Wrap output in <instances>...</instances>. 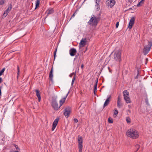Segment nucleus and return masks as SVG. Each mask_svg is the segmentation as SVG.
<instances>
[{
	"label": "nucleus",
	"instance_id": "f257e3e1",
	"mask_svg": "<svg viewBox=\"0 0 152 152\" xmlns=\"http://www.w3.org/2000/svg\"><path fill=\"white\" fill-rule=\"evenodd\" d=\"M126 135L128 137L133 139H136L139 137V134L137 131L133 129H130L127 131Z\"/></svg>",
	"mask_w": 152,
	"mask_h": 152
},
{
	"label": "nucleus",
	"instance_id": "f03ea898",
	"mask_svg": "<svg viewBox=\"0 0 152 152\" xmlns=\"http://www.w3.org/2000/svg\"><path fill=\"white\" fill-rule=\"evenodd\" d=\"M88 23L91 26L96 27L98 23V19L94 15H92Z\"/></svg>",
	"mask_w": 152,
	"mask_h": 152
},
{
	"label": "nucleus",
	"instance_id": "7ed1b4c3",
	"mask_svg": "<svg viewBox=\"0 0 152 152\" xmlns=\"http://www.w3.org/2000/svg\"><path fill=\"white\" fill-rule=\"evenodd\" d=\"M124 99L127 103L131 102V100L129 98V92L127 90H125L123 92Z\"/></svg>",
	"mask_w": 152,
	"mask_h": 152
},
{
	"label": "nucleus",
	"instance_id": "20e7f679",
	"mask_svg": "<svg viewBox=\"0 0 152 152\" xmlns=\"http://www.w3.org/2000/svg\"><path fill=\"white\" fill-rule=\"evenodd\" d=\"M121 54V51L120 50H116L115 51L114 55V58L115 60L118 61H120Z\"/></svg>",
	"mask_w": 152,
	"mask_h": 152
},
{
	"label": "nucleus",
	"instance_id": "39448f33",
	"mask_svg": "<svg viewBox=\"0 0 152 152\" xmlns=\"http://www.w3.org/2000/svg\"><path fill=\"white\" fill-rule=\"evenodd\" d=\"M115 0H107L106 4L108 8H112L115 4Z\"/></svg>",
	"mask_w": 152,
	"mask_h": 152
},
{
	"label": "nucleus",
	"instance_id": "423d86ee",
	"mask_svg": "<svg viewBox=\"0 0 152 152\" xmlns=\"http://www.w3.org/2000/svg\"><path fill=\"white\" fill-rule=\"evenodd\" d=\"M152 46V41L149 42L148 44L144 47L143 50L145 54L148 53L150 50L151 46Z\"/></svg>",
	"mask_w": 152,
	"mask_h": 152
},
{
	"label": "nucleus",
	"instance_id": "0eeeda50",
	"mask_svg": "<svg viewBox=\"0 0 152 152\" xmlns=\"http://www.w3.org/2000/svg\"><path fill=\"white\" fill-rule=\"evenodd\" d=\"M52 105L54 109L56 110H58L61 107L58 106V104L56 101H53L52 102Z\"/></svg>",
	"mask_w": 152,
	"mask_h": 152
},
{
	"label": "nucleus",
	"instance_id": "6e6552de",
	"mask_svg": "<svg viewBox=\"0 0 152 152\" xmlns=\"http://www.w3.org/2000/svg\"><path fill=\"white\" fill-rule=\"evenodd\" d=\"M135 20V18L134 17H132L130 19L128 26V28L129 29H131L132 28V26L134 24Z\"/></svg>",
	"mask_w": 152,
	"mask_h": 152
},
{
	"label": "nucleus",
	"instance_id": "1a4fd4ad",
	"mask_svg": "<svg viewBox=\"0 0 152 152\" xmlns=\"http://www.w3.org/2000/svg\"><path fill=\"white\" fill-rule=\"evenodd\" d=\"M64 114L66 118L68 117L71 112V110L70 108H66L64 109Z\"/></svg>",
	"mask_w": 152,
	"mask_h": 152
},
{
	"label": "nucleus",
	"instance_id": "9d476101",
	"mask_svg": "<svg viewBox=\"0 0 152 152\" xmlns=\"http://www.w3.org/2000/svg\"><path fill=\"white\" fill-rule=\"evenodd\" d=\"M59 119V118H57L54 121L52 125V131H53L55 129L58 121Z\"/></svg>",
	"mask_w": 152,
	"mask_h": 152
},
{
	"label": "nucleus",
	"instance_id": "9b49d317",
	"mask_svg": "<svg viewBox=\"0 0 152 152\" xmlns=\"http://www.w3.org/2000/svg\"><path fill=\"white\" fill-rule=\"evenodd\" d=\"M70 55L72 56L75 55L77 53V50L76 49L73 48L70 49L69 50Z\"/></svg>",
	"mask_w": 152,
	"mask_h": 152
},
{
	"label": "nucleus",
	"instance_id": "f8f14e48",
	"mask_svg": "<svg viewBox=\"0 0 152 152\" xmlns=\"http://www.w3.org/2000/svg\"><path fill=\"white\" fill-rule=\"evenodd\" d=\"M70 91H69L68 93L65 96H64L63 99H61L59 102H60V107H61L63 103L64 102L66 99V98L68 96L69 94V93Z\"/></svg>",
	"mask_w": 152,
	"mask_h": 152
},
{
	"label": "nucleus",
	"instance_id": "ddd939ff",
	"mask_svg": "<svg viewBox=\"0 0 152 152\" xmlns=\"http://www.w3.org/2000/svg\"><path fill=\"white\" fill-rule=\"evenodd\" d=\"M53 67H52L51 70L50 72L49 75V78L50 80L52 83H53Z\"/></svg>",
	"mask_w": 152,
	"mask_h": 152
},
{
	"label": "nucleus",
	"instance_id": "4468645a",
	"mask_svg": "<svg viewBox=\"0 0 152 152\" xmlns=\"http://www.w3.org/2000/svg\"><path fill=\"white\" fill-rule=\"evenodd\" d=\"M111 98V96L110 95L108 96V97L107 98V99L105 101V102L103 107H104L106 106H107L108 104H109L110 102V99Z\"/></svg>",
	"mask_w": 152,
	"mask_h": 152
},
{
	"label": "nucleus",
	"instance_id": "2eb2a0df",
	"mask_svg": "<svg viewBox=\"0 0 152 152\" xmlns=\"http://www.w3.org/2000/svg\"><path fill=\"white\" fill-rule=\"evenodd\" d=\"M122 105V104L121 102V98L120 96H119L118 97L117 106L118 108H120Z\"/></svg>",
	"mask_w": 152,
	"mask_h": 152
},
{
	"label": "nucleus",
	"instance_id": "dca6fc26",
	"mask_svg": "<svg viewBox=\"0 0 152 152\" xmlns=\"http://www.w3.org/2000/svg\"><path fill=\"white\" fill-rule=\"evenodd\" d=\"M86 38H82L81 40L80 44L81 46H84L86 45Z\"/></svg>",
	"mask_w": 152,
	"mask_h": 152
},
{
	"label": "nucleus",
	"instance_id": "f3484780",
	"mask_svg": "<svg viewBox=\"0 0 152 152\" xmlns=\"http://www.w3.org/2000/svg\"><path fill=\"white\" fill-rule=\"evenodd\" d=\"M36 95L37 97L38 98V102H40L41 100V97L39 91L38 90H37L36 91Z\"/></svg>",
	"mask_w": 152,
	"mask_h": 152
},
{
	"label": "nucleus",
	"instance_id": "a211bd4d",
	"mask_svg": "<svg viewBox=\"0 0 152 152\" xmlns=\"http://www.w3.org/2000/svg\"><path fill=\"white\" fill-rule=\"evenodd\" d=\"M77 140L78 144H83V140L82 138L81 137L78 136Z\"/></svg>",
	"mask_w": 152,
	"mask_h": 152
},
{
	"label": "nucleus",
	"instance_id": "6ab92c4d",
	"mask_svg": "<svg viewBox=\"0 0 152 152\" xmlns=\"http://www.w3.org/2000/svg\"><path fill=\"white\" fill-rule=\"evenodd\" d=\"M54 12V10L53 8H50L49 9L46 11L48 14L53 13Z\"/></svg>",
	"mask_w": 152,
	"mask_h": 152
},
{
	"label": "nucleus",
	"instance_id": "aec40b11",
	"mask_svg": "<svg viewBox=\"0 0 152 152\" xmlns=\"http://www.w3.org/2000/svg\"><path fill=\"white\" fill-rule=\"evenodd\" d=\"M79 152H82L83 144H79L78 145Z\"/></svg>",
	"mask_w": 152,
	"mask_h": 152
},
{
	"label": "nucleus",
	"instance_id": "412c9836",
	"mask_svg": "<svg viewBox=\"0 0 152 152\" xmlns=\"http://www.w3.org/2000/svg\"><path fill=\"white\" fill-rule=\"evenodd\" d=\"M98 83V79L95 80V83L94 86V91H96L97 89V85Z\"/></svg>",
	"mask_w": 152,
	"mask_h": 152
},
{
	"label": "nucleus",
	"instance_id": "4be33fe9",
	"mask_svg": "<svg viewBox=\"0 0 152 152\" xmlns=\"http://www.w3.org/2000/svg\"><path fill=\"white\" fill-rule=\"evenodd\" d=\"M145 0H141L139 3L137 4V7H140L141 6L142 4L144 3Z\"/></svg>",
	"mask_w": 152,
	"mask_h": 152
},
{
	"label": "nucleus",
	"instance_id": "5701e85b",
	"mask_svg": "<svg viewBox=\"0 0 152 152\" xmlns=\"http://www.w3.org/2000/svg\"><path fill=\"white\" fill-rule=\"evenodd\" d=\"M95 7L97 11H98L99 10L100 7L99 4H96L95 5Z\"/></svg>",
	"mask_w": 152,
	"mask_h": 152
},
{
	"label": "nucleus",
	"instance_id": "b1692460",
	"mask_svg": "<svg viewBox=\"0 0 152 152\" xmlns=\"http://www.w3.org/2000/svg\"><path fill=\"white\" fill-rule=\"evenodd\" d=\"M12 8V5L10 4L6 10L9 12L11 10Z\"/></svg>",
	"mask_w": 152,
	"mask_h": 152
},
{
	"label": "nucleus",
	"instance_id": "393cba45",
	"mask_svg": "<svg viewBox=\"0 0 152 152\" xmlns=\"http://www.w3.org/2000/svg\"><path fill=\"white\" fill-rule=\"evenodd\" d=\"M40 1L39 0H37L36 2V8H37L39 5Z\"/></svg>",
	"mask_w": 152,
	"mask_h": 152
},
{
	"label": "nucleus",
	"instance_id": "a878e982",
	"mask_svg": "<svg viewBox=\"0 0 152 152\" xmlns=\"http://www.w3.org/2000/svg\"><path fill=\"white\" fill-rule=\"evenodd\" d=\"M76 70L75 72H73L72 73H71L69 75V77H72L73 75H74V77H76Z\"/></svg>",
	"mask_w": 152,
	"mask_h": 152
},
{
	"label": "nucleus",
	"instance_id": "bb28decb",
	"mask_svg": "<svg viewBox=\"0 0 152 152\" xmlns=\"http://www.w3.org/2000/svg\"><path fill=\"white\" fill-rule=\"evenodd\" d=\"M118 113V111L116 109H115L114 112V115L117 116Z\"/></svg>",
	"mask_w": 152,
	"mask_h": 152
},
{
	"label": "nucleus",
	"instance_id": "cd10ccee",
	"mask_svg": "<svg viewBox=\"0 0 152 152\" xmlns=\"http://www.w3.org/2000/svg\"><path fill=\"white\" fill-rule=\"evenodd\" d=\"M9 12H7V11H6V10H5L4 12V13L3 14V15L5 17H6V16H7V15H8V13Z\"/></svg>",
	"mask_w": 152,
	"mask_h": 152
},
{
	"label": "nucleus",
	"instance_id": "c85d7f7f",
	"mask_svg": "<svg viewBox=\"0 0 152 152\" xmlns=\"http://www.w3.org/2000/svg\"><path fill=\"white\" fill-rule=\"evenodd\" d=\"M108 121L109 123H111V124L113 122V119L110 117H109L108 118Z\"/></svg>",
	"mask_w": 152,
	"mask_h": 152
},
{
	"label": "nucleus",
	"instance_id": "c756f323",
	"mask_svg": "<svg viewBox=\"0 0 152 152\" xmlns=\"http://www.w3.org/2000/svg\"><path fill=\"white\" fill-rule=\"evenodd\" d=\"M5 69V68H4L1 70V71H0V75L1 76L3 74Z\"/></svg>",
	"mask_w": 152,
	"mask_h": 152
},
{
	"label": "nucleus",
	"instance_id": "7c9ffc66",
	"mask_svg": "<svg viewBox=\"0 0 152 152\" xmlns=\"http://www.w3.org/2000/svg\"><path fill=\"white\" fill-rule=\"evenodd\" d=\"M17 75H18L17 76V77H18V75H19V72H20V69H19V67L18 66L17 67Z\"/></svg>",
	"mask_w": 152,
	"mask_h": 152
},
{
	"label": "nucleus",
	"instance_id": "2f4dec72",
	"mask_svg": "<svg viewBox=\"0 0 152 152\" xmlns=\"http://www.w3.org/2000/svg\"><path fill=\"white\" fill-rule=\"evenodd\" d=\"M135 148H137V151L140 148V146L138 144L136 145H135Z\"/></svg>",
	"mask_w": 152,
	"mask_h": 152
},
{
	"label": "nucleus",
	"instance_id": "473e14b6",
	"mask_svg": "<svg viewBox=\"0 0 152 152\" xmlns=\"http://www.w3.org/2000/svg\"><path fill=\"white\" fill-rule=\"evenodd\" d=\"M96 4H99L100 0H95Z\"/></svg>",
	"mask_w": 152,
	"mask_h": 152
},
{
	"label": "nucleus",
	"instance_id": "72a5a7b5",
	"mask_svg": "<svg viewBox=\"0 0 152 152\" xmlns=\"http://www.w3.org/2000/svg\"><path fill=\"white\" fill-rule=\"evenodd\" d=\"M75 77H73V79H72V83H71V85H73V83H74V81L75 79Z\"/></svg>",
	"mask_w": 152,
	"mask_h": 152
},
{
	"label": "nucleus",
	"instance_id": "f704fd0d",
	"mask_svg": "<svg viewBox=\"0 0 152 152\" xmlns=\"http://www.w3.org/2000/svg\"><path fill=\"white\" fill-rule=\"evenodd\" d=\"M57 48H56V49L55 50V51H54V59L55 58V57H56V52H57Z\"/></svg>",
	"mask_w": 152,
	"mask_h": 152
},
{
	"label": "nucleus",
	"instance_id": "c9c22d12",
	"mask_svg": "<svg viewBox=\"0 0 152 152\" xmlns=\"http://www.w3.org/2000/svg\"><path fill=\"white\" fill-rule=\"evenodd\" d=\"M5 0H1L0 1V4L2 5L4 3Z\"/></svg>",
	"mask_w": 152,
	"mask_h": 152
},
{
	"label": "nucleus",
	"instance_id": "e433bc0d",
	"mask_svg": "<svg viewBox=\"0 0 152 152\" xmlns=\"http://www.w3.org/2000/svg\"><path fill=\"white\" fill-rule=\"evenodd\" d=\"M126 121L127 123H129L130 122V119L129 118H126Z\"/></svg>",
	"mask_w": 152,
	"mask_h": 152
},
{
	"label": "nucleus",
	"instance_id": "4c0bfd02",
	"mask_svg": "<svg viewBox=\"0 0 152 152\" xmlns=\"http://www.w3.org/2000/svg\"><path fill=\"white\" fill-rule=\"evenodd\" d=\"M14 146L16 148L17 150H20L19 148H18V147L17 145L14 144Z\"/></svg>",
	"mask_w": 152,
	"mask_h": 152
},
{
	"label": "nucleus",
	"instance_id": "58836bf2",
	"mask_svg": "<svg viewBox=\"0 0 152 152\" xmlns=\"http://www.w3.org/2000/svg\"><path fill=\"white\" fill-rule=\"evenodd\" d=\"M74 122L76 123H77L78 122V120L76 118H74Z\"/></svg>",
	"mask_w": 152,
	"mask_h": 152
},
{
	"label": "nucleus",
	"instance_id": "ea45409f",
	"mask_svg": "<svg viewBox=\"0 0 152 152\" xmlns=\"http://www.w3.org/2000/svg\"><path fill=\"white\" fill-rule=\"evenodd\" d=\"M119 22H118L116 23V28H117L118 27V26H119Z\"/></svg>",
	"mask_w": 152,
	"mask_h": 152
},
{
	"label": "nucleus",
	"instance_id": "a19ab883",
	"mask_svg": "<svg viewBox=\"0 0 152 152\" xmlns=\"http://www.w3.org/2000/svg\"><path fill=\"white\" fill-rule=\"evenodd\" d=\"M78 55H79V54L78 53L77 55H76L75 56V58H74V61H75V60H76V59L77 58V56H78Z\"/></svg>",
	"mask_w": 152,
	"mask_h": 152
},
{
	"label": "nucleus",
	"instance_id": "79ce46f5",
	"mask_svg": "<svg viewBox=\"0 0 152 152\" xmlns=\"http://www.w3.org/2000/svg\"><path fill=\"white\" fill-rule=\"evenodd\" d=\"M75 13H74L73 15L71 17V18H70V19L72 18H73L75 16Z\"/></svg>",
	"mask_w": 152,
	"mask_h": 152
},
{
	"label": "nucleus",
	"instance_id": "37998d69",
	"mask_svg": "<svg viewBox=\"0 0 152 152\" xmlns=\"http://www.w3.org/2000/svg\"><path fill=\"white\" fill-rule=\"evenodd\" d=\"M137 72H138V73H137V76H136L135 77L136 79L137 78H138V75L139 74V71L138 70H137Z\"/></svg>",
	"mask_w": 152,
	"mask_h": 152
},
{
	"label": "nucleus",
	"instance_id": "c03bdc74",
	"mask_svg": "<svg viewBox=\"0 0 152 152\" xmlns=\"http://www.w3.org/2000/svg\"><path fill=\"white\" fill-rule=\"evenodd\" d=\"M2 88V86H0V96L1 95V88Z\"/></svg>",
	"mask_w": 152,
	"mask_h": 152
},
{
	"label": "nucleus",
	"instance_id": "a18cd8bd",
	"mask_svg": "<svg viewBox=\"0 0 152 152\" xmlns=\"http://www.w3.org/2000/svg\"><path fill=\"white\" fill-rule=\"evenodd\" d=\"M2 81V78L1 77H0V83H1Z\"/></svg>",
	"mask_w": 152,
	"mask_h": 152
},
{
	"label": "nucleus",
	"instance_id": "49530a36",
	"mask_svg": "<svg viewBox=\"0 0 152 152\" xmlns=\"http://www.w3.org/2000/svg\"><path fill=\"white\" fill-rule=\"evenodd\" d=\"M83 66H84V65L83 64H82L81 65V68H82V69H83Z\"/></svg>",
	"mask_w": 152,
	"mask_h": 152
},
{
	"label": "nucleus",
	"instance_id": "de8ad7c7",
	"mask_svg": "<svg viewBox=\"0 0 152 152\" xmlns=\"http://www.w3.org/2000/svg\"><path fill=\"white\" fill-rule=\"evenodd\" d=\"M96 91H94V93L95 95H96Z\"/></svg>",
	"mask_w": 152,
	"mask_h": 152
},
{
	"label": "nucleus",
	"instance_id": "09e8293b",
	"mask_svg": "<svg viewBox=\"0 0 152 152\" xmlns=\"http://www.w3.org/2000/svg\"><path fill=\"white\" fill-rule=\"evenodd\" d=\"M79 66H80V65H77V67H78V68H79Z\"/></svg>",
	"mask_w": 152,
	"mask_h": 152
},
{
	"label": "nucleus",
	"instance_id": "8fccbe9b",
	"mask_svg": "<svg viewBox=\"0 0 152 152\" xmlns=\"http://www.w3.org/2000/svg\"><path fill=\"white\" fill-rule=\"evenodd\" d=\"M132 9V8H130L129 9V10H130Z\"/></svg>",
	"mask_w": 152,
	"mask_h": 152
},
{
	"label": "nucleus",
	"instance_id": "3c124183",
	"mask_svg": "<svg viewBox=\"0 0 152 152\" xmlns=\"http://www.w3.org/2000/svg\"><path fill=\"white\" fill-rule=\"evenodd\" d=\"M14 152H19L18 151H15Z\"/></svg>",
	"mask_w": 152,
	"mask_h": 152
},
{
	"label": "nucleus",
	"instance_id": "603ef678",
	"mask_svg": "<svg viewBox=\"0 0 152 152\" xmlns=\"http://www.w3.org/2000/svg\"><path fill=\"white\" fill-rule=\"evenodd\" d=\"M137 150H136V151H135L134 152H137Z\"/></svg>",
	"mask_w": 152,
	"mask_h": 152
}]
</instances>
